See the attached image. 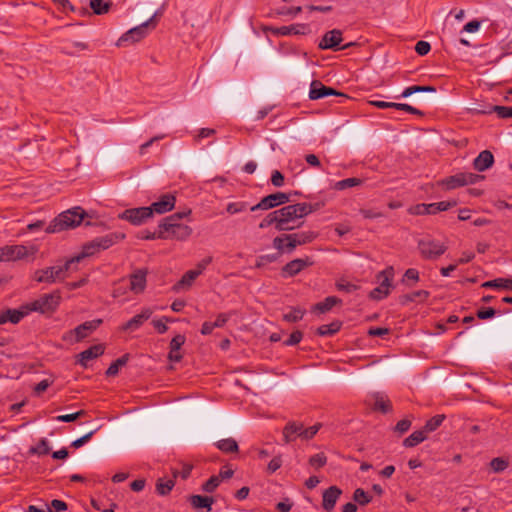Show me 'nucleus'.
<instances>
[{"instance_id": "1", "label": "nucleus", "mask_w": 512, "mask_h": 512, "mask_svg": "<svg viewBox=\"0 0 512 512\" xmlns=\"http://www.w3.org/2000/svg\"><path fill=\"white\" fill-rule=\"evenodd\" d=\"M191 210L174 213L162 219V239H175L184 241L190 237L192 228L184 223H172L174 220H183L188 217Z\"/></svg>"}, {"instance_id": "2", "label": "nucleus", "mask_w": 512, "mask_h": 512, "mask_svg": "<svg viewBox=\"0 0 512 512\" xmlns=\"http://www.w3.org/2000/svg\"><path fill=\"white\" fill-rule=\"evenodd\" d=\"M86 215V212L81 207H74L59 214L50 222L45 230L47 233H56L75 228L83 222Z\"/></svg>"}, {"instance_id": "3", "label": "nucleus", "mask_w": 512, "mask_h": 512, "mask_svg": "<svg viewBox=\"0 0 512 512\" xmlns=\"http://www.w3.org/2000/svg\"><path fill=\"white\" fill-rule=\"evenodd\" d=\"M157 16L158 11H156L151 18H149L144 23L131 28L127 32H125L116 42V46L118 47H128L135 43L140 42L144 39L150 32L156 29L157 27Z\"/></svg>"}, {"instance_id": "4", "label": "nucleus", "mask_w": 512, "mask_h": 512, "mask_svg": "<svg viewBox=\"0 0 512 512\" xmlns=\"http://www.w3.org/2000/svg\"><path fill=\"white\" fill-rule=\"evenodd\" d=\"M78 262H80V257L75 256L61 266H51L36 270L33 278L39 283H55L56 281H63L67 276V272L70 271L73 268V265Z\"/></svg>"}, {"instance_id": "5", "label": "nucleus", "mask_w": 512, "mask_h": 512, "mask_svg": "<svg viewBox=\"0 0 512 512\" xmlns=\"http://www.w3.org/2000/svg\"><path fill=\"white\" fill-rule=\"evenodd\" d=\"M153 213H160V201L152 203L149 207H138L124 210L118 215L119 219L130 222L133 225L139 226L145 224Z\"/></svg>"}, {"instance_id": "6", "label": "nucleus", "mask_w": 512, "mask_h": 512, "mask_svg": "<svg viewBox=\"0 0 512 512\" xmlns=\"http://www.w3.org/2000/svg\"><path fill=\"white\" fill-rule=\"evenodd\" d=\"M417 247L421 257L425 260H435L447 250V246L444 242L430 236L419 239Z\"/></svg>"}, {"instance_id": "7", "label": "nucleus", "mask_w": 512, "mask_h": 512, "mask_svg": "<svg viewBox=\"0 0 512 512\" xmlns=\"http://www.w3.org/2000/svg\"><path fill=\"white\" fill-rule=\"evenodd\" d=\"M395 276V270L392 266H388L376 275L378 286L374 288L369 296L373 300H382L390 294L393 288L392 281Z\"/></svg>"}, {"instance_id": "8", "label": "nucleus", "mask_w": 512, "mask_h": 512, "mask_svg": "<svg viewBox=\"0 0 512 512\" xmlns=\"http://www.w3.org/2000/svg\"><path fill=\"white\" fill-rule=\"evenodd\" d=\"M124 238V235H117L115 233H110L105 236L97 237L93 239L91 242L85 244L83 246L82 252L76 257H80V261L85 258L94 255L96 252L100 250H105L115 244L119 239Z\"/></svg>"}, {"instance_id": "9", "label": "nucleus", "mask_w": 512, "mask_h": 512, "mask_svg": "<svg viewBox=\"0 0 512 512\" xmlns=\"http://www.w3.org/2000/svg\"><path fill=\"white\" fill-rule=\"evenodd\" d=\"M61 301V293L55 290L52 293L44 294L33 302L26 304L28 312L31 311L47 313L54 312Z\"/></svg>"}, {"instance_id": "10", "label": "nucleus", "mask_w": 512, "mask_h": 512, "mask_svg": "<svg viewBox=\"0 0 512 512\" xmlns=\"http://www.w3.org/2000/svg\"><path fill=\"white\" fill-rule=\"evenodd\" d=\"M101 323V319L86 321L78 325L75 329L66 332L63 335V340L71 343L80 342L95 331Z\"/></svg>"}, {"instance_id": "11", "label": "nucleus", "mask_w": 512, "mask_h": 512, "mask_svg": "<svg viewBox=\"0 0 512 512\" xmlns=\"http://www.w3.org/2000/svg\"><path fill=\"white\" fill-rule=\"evenodd\" d=\"M341 42H342V32L338 29H333V30L326 32L323 35V37L319 43V48L322 50L330 49L333 51H338V50H345V49L351 47L352 45H354V43L351 42V43L345 44L343 46H340Z\"/></svg>"}, {"instance_id": "12", "label": "nucleus", "mask_w": 512, "mask_h": 512, "mask_svg": "<svg viewBox=\"0 0 512 512\" xmlns=\"http://www.w3.org/2000/svg\"><path fill=\"white\" fill-rule=\"evenodd\" d=\"M276 213L278 217V231H290L299 227V225L295 224L299 218L292 205L284 206L276 210Z\"/></svg>"}, {"instance_id": "13", "label": "nucleus", "mask_w": 512, "mask_h": 512, "mask_svg": "<svg viewBox=\"0 0 512 512\" xmlns=\"http://www.w3.org/2000/svg\"><path fill=\"white\" fill-rule=\"evenodd\" d=\"M290 201V194L284 192H276L263 197L259 203L250 207L251 211L269 210L279 205L286 204Z\"/></svg>"}, {"instance_id": "14", "label": "nucleus", "mask_w": 512, "mask_h": 512, "mask_svg": "<svg viewBox=\"0 0 512 512\" xmlns=\"http://www.w3.org/2000/svg\"><path fill=\"white\" fill-rule=\"evenodd\" d=\"M317 237L313 231H304L293 234H286V251L292 252L297 246L312 242Z\"/></svg>"}, {"instance_id": "15", "label": "nucleus", "mask_w": 512, "mask_h": 512, "mask_svg": "<svg viewBox=\"0 0 512 512\" xmlns=\"http://www.w3.org/2000/svg\"><path fill=\"white\" fill-rule=\"evenodd\" d=\"M28 255V248L24 245H6L0 247V262L16 261Z\"/></svg>"}, {"instance_id": "16", "label": "nucleus", "mask_w": 512, "mask_h": 512, "mask_svg": "<svg viewBox=\"0 0 512 512\" xmlns=\"http://www.w3.org/2000/svg\"><path fill=\"white\" fill-rule=\"evenodd\" d=\"M327 96H344L341 92L325 86L319 80L312 81L310 85L309 98L312 100L322 99Z\"/></svg>"}, {"instance_id": "17", "label": "nucleus", "mask_w": 512, "mask_h": 512, "mask_svg": "<svg viewBox=\"0 0 512 512\" xmlns=\"http://www.w3.org/2000/svg\"><path fill=\"white\" fill-rule=\"evenodd\" d=\"M28 314L29 312L26 305L21 306L19 309H6L0 311V324H5L7 322L17 324Z\"/></svg>"}, {"instance_id": "18", "label": "nucleus", "mask_w": 512, "mask_h": 512, "mask_svg": "<svg viewBox=\"0 0 512 512\" xmlns=\"http://www.w3.org/2000/svg\"><path fill=\"white\" fill-rule=\"evenodd\" d=\"M151 314L152 312L150 309H145L141 313L135 315L129 321L124 323L120 329L122 331L133 332L139 329L142 326V324L151 317Z\"/></svg>"}, {"instance_id": "19", "label": "nucleus", "mask_w": 512, "mask_h": 512, "mask_svg": "<svg viewBox=\"0 0 512 512\" xmlns=\"http://www.w3.org/2000/svg\"><path fill=\"white\" fill-rule=\"evenodd\" d=\"M341 494H342V490L340 488H338L337 486H331L328 489H326L323 492V496H322L323 508L328 512L332 511Z\"/></svg>"}, {"instance_id": "20", "label": "nucleus", "mask_w": 512, "mask_h": 512, "mask_svg": "<svg viewBox=\"0 0 512 512\" xmlns=\"http://www.w3.org/2000/svg\"><path fill=\"white\" fill-rule=\"evenodd\" d=\"M308 29V26L305 24H293L290 26H281V27H269L267 30L271 31L274 35H301L305 34V31Z\"/></svg>"}, {"instance_id": "21", "label": "nucleus", "mask_w": 512, "mask_h": 512, "mask_svg": "<svg viewBox=\"0 0 512 512\" xmlns=\"http://www.w3.org/2000/svg\"><path fill=\"white\" fill-rule=\"evenodd\" d=\"M310 264H311V262H309L308 258L307 259H300V258L294 259V260L288 262L282 268V274L284 277L295 276Z\"/></svg>"}, {"instance_id": "22", "label": "nucleus", "mask_w": 512, "mask_h": 512, "mask_svg": "<svg viewBox=\"0 0 512 512\" xmlns=\"http://www.w3.org/2000/svg\"><path fill=\"white\" fill-rule=\"evenodd\" d=\"M191 506L198 512H210L214 499L209 496L192 495L189 498Z\"/></svg>"}, {"instance_id": "23", "label": "nucleus", "mask_w": 512, "mask_h": 512, "mask_svg": "<svg viewBox=\"0 0 512 512\" xmlns=\"http://www.w3.org/2000/svg\"><path fill=\"white\" fill-rule=\"evenodd\" d=\"M199 275H201V270L192 269L187 271L181 279L175 283L173 290L175 292L188 290Z\"/></svg>"}, {"instance_id": "24", "label": "nucleus", "mask_w": 512, "mask_h": 512, "mask_svg": "<svg viewBox=\"0 0 512 512\" xmlns=\"http://www.w3.org/2000/svg\"><path fill=\"white\" fill-rule=\"evenodd\" d=\"M494 164V156L489 150H483L473 161V167L479 172H484Z\"/></svg>"}, {"instance_id": "25", "label": "nucleus", "mask_w": 512, "mask_h": 512, "mask_svg": "<svg viewBox=\"0 0 512 512\" xmlns=\"http://www.w3.org/2000/svg\"><path fill=\"white\" fill-rule=\"evenodd\" d=\"M104 353V346L101 344L93 345L89 347L88 349L82 351L78 357V362L84 366L87 367L88 362L90 360H93L99 356H101Z\"/></svg>"}, {"instance_id": "26", "label": "nucleus", "mask_w": 512, "mask_h": 512, "mask_svg": "<svg viewBox=\"0 0 512 512\" xmlns=\"http://www.w3.org/2000/svg\"><path fill=\"white\" fill-rule=\"evenodd\" d=\"M185 343V337L181 334L176 335L170 342V352L168 358L170 361L178 362L181 360V346Z\"/></svg>"}, {"instance_id": "27", "label": "nucleus", "mask_w": 512, "mask_h": 512, "mask_svg": "<svg viewBox=\"0 0 512 512\" xmlns=\"http://www.w3.org/2000/svg\"><path fill=\"white\" fill-rule=\"evenodd\" d=\"M146 285V273L138 270L130 276L129 287L134 293H140L144 290Z\"/></svg>"}, {"instance_id": "28", "label": "nucleus", "mask_w": 512, "mask_h": 512, "mask_svg": "<svg viewBox=\"0 0 512 512\" xmlns=\"http://www.w3.org/2000/svg\"><path fill=\"white\" fill-rule=\"evenodd\" d=\"M303 431V425L296 422L288 423L283 429V437L286 443H289L300 437V433Z\"/></svg>"}, {"instance_id": "29", "label": "nucleus", "mask_w": 512, "mask_h": 512, "mask_svg": "<svg viewBox=\"0 0 512 512\" xmlns=\"http://www.w3.org/2000/svg\"><path fill=\"white\" fill-rule=\"evenodd\" d=\"M342 300L336 296H328L324 301L319 302L315 305L314 309L320 313H326L330 311L335 305L341 304Z\"/></svg>"}, {"instance_id": "30", "label": "nucleus", "mask_w": 512, "mask_h": 512, "mask_svg": "<svg viewBox=\"0 0 512 512\" xmlns=\"http://www.w3.org/2000/svg\"><path fill=\"white\" fill-rule=\"evenodd\" d=\"M291 205L299 219L309 215L313 211L317 210L319 207V204H310V203H296V204H291Z\"/></svg>"}, {"instance_id": "31", "label": "nucleus", "mask_w": 512, "mask_h": 512, "mask_svg": "<svg viewBox=\"0 0 512 512\" xmlns=\"http://www.w3.org/2000/svg\"><path fill=\"white\" fill-rule=\"evenodd\" d=\"M112 5L113 3L110 0H90V8L96 15H104L108 13Z\"/></svg>"}, {"instance_id": "32", "label": "nucleus", "mask_w": 512, "mask_h": 512, "mask_svg": "<svg viewBox=\"0 0 512 512\" xmlns=\"http://www.w3.org/2000/svg\"><path fill=\"white\" fill-rule=\"evenodd\" d=\"M215 445L223 453H234L239 450L238 443L233 438L219 440Z\"/></svg>"}, {"instance_id": "33", "label": "nucleus", "mask_w": 512, "mask_h": 512, "mask_svg": "<svg viewBox=\"0 0 512 512\" xmlns=\"http://www.w3.org/2000/svg\"><path fill=\"white\" fill-rule=\"evenodd\" d=\"M484 288H502L512 290V279L497 278L494 280L486 281L482 284Z\"/></svg>"}, {"instance_id": "34", "label": "nucleus", "mask_w": 512, "mask_h": 512, "mask_svg": "<svg viewBox=\"0 0 512 512\" xmlns=\"http://www.w3.org/2000/svg\"><path fill=\"white\" fill-rule=\"evenodd\" d=\"M426 437H427V434L425 433V431L423 429L414 431L411 435H409L403 441V445L405 447H414V446L420 444L421 442H423L426 439Z\"/></svg>"}, {"instance_id": "35", "label": "nucleus", "mask_w": 512, "mask_h": 512, "mask_svg": "<svg viewBox=\"0 0 512 512\" xmlns=\"http://www.w3.org/2000/svg\"><path fill=\"white\" fill-rule=\"evenodd\" d=\"M128 359H129V355L125 354V355L119 357L118 359H116L114 362H112L110 364V366L108 367V369L106 370V376L112 377V376L117 375L119 372V369L126 365V363L128 362Z\"/></svg>"}, {"instance_id": "36", "label": "nucleus", "mask_w": 512, "mask_h": 512, "mask_svg": "<svg viewBox=\"0 0 512 512\" xmlns=\"http://www.w3.org/2000/svg\"><path fill=\"white\" fill-rule=\"evenodd\" d=\"M341 326L342 323L340 321H334L330 324H324L318 327L317 333L320 336H332L340 330Z\"/></svg>"}, {"instance_id": "37", "label": "nucleus", "mask_w": 512, "mask_h": 512, "mask_svg": "<svg viewBox=\"0 0 512 512\" xmlns=\"http://www.w3.org/2000/svg\"><path fill=\"white\" fill-rule=\"evenodd\" d=\"M375 403H374V409L379 410L383 413H387L391 411L392 405L391 402L382 394L376 393L374 395Z\"/></svg>"}, {"instance_id": "38", "label": "nucleus", "mask_w": 512, "mask_h": 512, "mask_svg": "<svg viewBox=\"0 0 512 512\" xmlns=\"http://www.w3.org/2000/svg\"><path fill=\"white\" fill-rule=\"evenodd\" d=\"M419 281V272L415 268H409L405 271L401 283L407 287L414 286Z\"/></svg>"}, {"instance_id": "39", "label": "nucleus", "mask_w": 512, "mask_h": 512, "mask_svg": "<svg viewBox=\"0 0 512 512\" xmlns=\"http://www.w3.org/2000/svg\"><path fill=\"white\" fill-rule=\"evenodd\" d=\"M50 450L51 448L49 446L48 440L46 438H42L37 444V446L30 447L29 453L32 455L43 456L49 454Z\"/></svg>"}, {"instance_id": "40", "label": "nucleus", "mask_w": 512, "mask_h": 512, "mask_svg": "<svg viewBox=\"0 0 512 512\" xmlns=\"http://www.w3.org/2000/svg\"><path fill=\"white\" fill-rule=\"evenodd\" d=\"M444 419L445 415L443 414L435 415L426 422V424L423 427V430L425 431L426 434L435 431L442 424Z\"/></svg>"}, {"instance_id": "41", "label": "nucleus", "mask_w": 512, "mask_h": 512, "mask_svg": "<svg viewBox=\"0 0 512 512\" xmlns=\"http://www.w3.org/2000/svg\"><path fill=\"white\" fill-rule=\"evenodd\" d=\"M309 465L318 470L327 464V457L323 452L312 455L308 460Z\"/></svg>"}, {"instance_id": "42", "label": "nucleus", "mask_w": 512, "mask_h": 512, "mask_svg": "<svg viewBox=\"0 0 512 512\" xmlns=\"http://www.w3.org/2000/svg\"><path fill=\"white\" fill-rule=\"evenodd\" d=\"M455 205V201H441L438 203H430L428 204V207L430 209V214H436L440 211H446Z\"/></svg>"}, {"instance_id": "43", "label": "nucleus", "mask_w": 512, "mask_h": 512, "mask_svg": "<svg viewBox=\"0 0 512 512\" xmlns=\"http://www.w3.org/2000/svg\"><path fill=\"white\" fill-rule=\"evenodd\" d=\"M361 183H362V180L359 179V178H355V177L346 178V179H343V180H340V181L336 182L335 185H334V188L337 189V190H344V189H347V188L358 186Z\"/></svg>"}, {"instance_id": "44", "label": "nucleus", "mask_w": 512, "mask_h": 512, "mask_svg": "<svg viewBox=\"0 0 512 512\" xmlns=\"http://www.w3.org/2000/svg\"><path fill=\"white\" fill-rule=\"evenodd\" d=\"M443 184L447 189H455L464 186L462 173L455 174L443 180Z\"/></svg>"}, {"instance_id": "45", "label": "nucleus", "mask_w": 512, "mask_h": 512, "mask_svg": "<svg viewBox=\"0 0 512 512\" xmlns=\"http://www.w3.org/2000/svg\"><path fill=\"white\" fill-rule=\"evenodd\" d=\"M305 310L300 308H292L288 313L283 315V319L290 323H295L303 318Z\"/></svg>"}, {"instance_id": "46", "label": "nucleus", "mask_w": 512, "mask_h": 512, "mask_svg": "<svg viewBox=\"0 0 512 512\" xmlns=\"http://www.w3.org/2000/svg\"><path fill=\"white\" fill-rule=\"evenodd\" d=\"M176 197L174 194H162V214L171 211L175 207Z\"/></svg>"}, {"instance_id": "47", "label": "nucleus", "mask_w": 512, "mask_h": 512, "mask_svg": "<svg viewBox=\"0 0 512 512\" xmlns=\"http://www.w3.org/2000/svg\"><path fill=\"white\" fill-rule=\"evenodd\" d=\"M271 225H275V229L278 231V217L276 210L266 215V217L260 222L259 228L265 229Z\"/></svg>"}, {"instance_id": "48", "label": "nucleus", "mask_w": 512, "mask_h": 512, "mask_svg": "<svg viewBox=\"0 0 512 512\" xmlns=\"http://www.w3.org/2000/svg\"><path fill=\"white\" fill-rule=\"evenodd\" d=\"M353 499L361 506L367 505L371 502V497L361 488H357L354 491Z\"/></svg>"}, {"instance_id": "49", "label": "nucleus", "mask_w": 512, "mask_h": 512, "mask_svg": "<svg viewBox=\"0 0 512 512\" xmlns=\"http://www.w3.org/2000/svg\"><path fill=\"white\" fill-rule=\"evenodd\" d=\"M247 209H248V204L246 202H243V201L231 202L226 207V211L229 214L241 213V212L246 211Z\"/></svg>"}, {"instance_id": "50", "label": "nucleus", "mask_w": 512, "mask_h": 512, "mask_svg": "<svg viewBox=\"0 0 512 512\" xmlns=\"http://www.w3.org/2000/svg\"><path fill=\"white\" fill-rule=\"evenodd\" d=\"M508 465V461L501 457L493 458L490 462V467L495 473L504 471Z\"/></svg>"}, {"instance_id": "51", "label": "nucleus", "mask_w": 512, "mask_h": 512, "mask_svg": "<svg viewBox=\"0 0 512 512\" xmlns=\"http://www.w3.org/2000/svg\"><path fill=\"white\" fill-rule=\"evenodd\" d=\"M336 288L339 291H343L346 293H352L358 289V286L346 281L345 279H340L336 282Z\"/></svg>"}, {"instance_id": "52", "label": "nucleus", "mask_w": 512, "mask_h": 512, "mask_svg": "<svg viewBox=\"0 0 512 512\" xmlns=\"http://www.w3.org/2000/svg\"><path fill=\"white\" fill-rule=\"evenodd\" d=\"M85 414L86 412L84 410H80L72 414L59 415L55 418V420L59 422L69 423L76 421L78 418L84 416Z\"/></svg>"}, {"instance_id": "53", "label": "nucleus", "mask_w": 512, "mask_h": 512, "mask_svg": "<svg viewBox=\"0 0 512 512\" xmlns=\"http://www.w3.org/2000/svg\"><path fill=\"white\" fill-rule=\"evenodd\" d=\"M220 482L219 476H212L203 484L202 489L207 493H212L219 486Z\"/></svg>"}, {"instance_id": "54", "label": "nucleus", "mask_w": 512, "mask_h": 512, "mask_svg": "<svg viewBox=\"0 0 512 512\" xmlns=\"http://www.w3.org/2000/svg\"><path fill=\"white\" fill-rule=\"evenodd\" d=\"M393 108L394 109H397V110H402V111H405V112H408V113H411V114H414V115H419V116H423L424 113L422 111H420L419 109L409 105V104H406V103H396L394 102L393 103Z\"/></svg>"}, {"instance_id": "55", "label": "nucleus", "mask_w": 512, "mask_h": 512, "mask_svg": "<svg viewBox=\"0 0 512 512\" xmlns=\"http://www.w3.org/2000/svg\"><path fill=\"white\" fill-rule=\"evenodd\" d=\"M301 11H302L301 6H296V7L283 6L276 10V14L282 15V16H295V15L299 14Z\"/></svg>"}, {"instance_id": "56", "label": "nucleus", "mask_w": 512, "mask_h": 512, "mask_svg": "<svg viewBox=\"0 0 512 512\" xmlns=\"http://www.w3.org/2000/svg\"><path fill=\"white\" fill-rule=\"evenodd\" d=\"M321 424H316L308 428L303 427V431L300 433V437L305 440H309L319 431Z\"/></svg>"}, {"instance_id": "57", "label": "nucleus", "mask_w": 512, "mask_h": 512, "mask_svg": "<svg viewBox=\"0 0 512 512\" xmlns=\"http://www.w3.org/2000/svg\"><path fill=\"white\" fill-rule=\"evenodd\" d=\"M277 259H278L277 254L262 255V256L258 257L255 267L261 268L262 266L266 265L267 263L275 262Z\"/></svg>"}, {"instance_id": "58", "label": "nucleus", "mask_w": 512, "mask_h": 512, "mask_svg": "<svg viewBox=\"0 0 512 512\" xmlns=\"http://www.w3.org/2000/svg\"><path fill=\"white\" fill-rule=\"evenodd\" d=\"M462 177H463V184H464V186L468 185V184H475L479 180L484 178L481 175L474 174V173H471V172H463L462 173Z\"/></svg>"}, {"instance_id": "59", "label": "nucleus", "mask_w": 512, "mask_h": 512, "mask_svg": "<svg viewBox=\"0 0 512 512\" xmlns=\"http://www.w3.org/2000/svg\"><path fill=\"white\" fill-rule=\"evenodd\" d=\"M95 432H96V430H92L89 433L83 435L82 437L74 440L71 443V446L76 449L82 447L84 444H86L92 438V436L94 435Z\"/></svg>"}, {"instance_id": "60", "label": "nucleus", "mask_w": 512, "mask_h": 512, "mask_svg": "<svg viewBox=\"0 0 512 512\" xmlns=\"http://www.w3.org/2000/svg\"><path fill=\"white\" fill-rule=\"evenodd\" d=\"M493 111L497 113L500 118H511L512 117V107L507 106H494Z\"/></svg>"}, {"instance_id": "61", "label": "nucleus", "mask_w": 512, "mask_h": 512, "mask_svg": "<svg viewBox=\"0 0 512 512\" xmlns=\"http://www.w3.org/2000/svg\"><path fill=\"white\" fill-rule=\"evenodd\" d=\"M430 50L431 45L427 41L420 40L415 45V51L421 56L428 54Z\"/></svg>"}, {"instance_id": "62", "label": "nucleus", "mask_w": 512, "mask_h": 512, "mask_svg": "<svg viewBox=\"0 0 512 512\" xmlns=\"http://www.w3.org/2000/svg\"><path fill=\"white\" fill-rule=\"evenodd\" d=\"M496 314V310L491 307L481 308L477 311V317L481 320H486L494 317Z\"/></svg>"}, {"instance_id": "63", "label": "nucleus", "mask_w": 512, "mask_h": 512, "mask_svg": "<svg viewBox=\"0 0 512 512\" xmlns=\"http://www.w3.org/2000/svg\"><path fill=\"white\" fill-rule=\"evenodd\" d=\"M303 338V333L301 331H294L291 333L289 338L284 342L286 346H294L298 344Z\"/></svg>"}, {"instance_id": "64", "label": "nucleus", "mask_w": 512, "mask_h": 512, "mask_svg": "<svg viewBox=\"0 0 512 512\" xmlns=\"http://www.w3.org/2000/svg\"><path fill=\"white\" fill-rule=\"evenodd\" d=\"M270 180L275 187H282L284 185V175L279 170L272 172Z\"/></svg>"}]
</instances>
